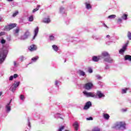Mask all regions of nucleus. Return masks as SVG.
<instances>
[{
  "mask_svg": "<svg viewBox=\"0 0 131 131\" xmlns=\"http://www.w3.org/2000/svg\"><path fill=\"white\" fill-rule=\"evenodd\" d=\"M101 57L105 62H108V63L113 62V59L111 58L110 54L106 51H103L101 53Z\"/></svg>",
  "mask_w": 131,
  "mask_h": 131,
  "instance_id": "1",
  "label": "nucleus"
},
{
  "mask_svg": "<svg viewBox=\"0 0 131 131\" xmlns=\"http://www.w3.org/2000/svg\"><path fill=\"white\" fill-rule=\"evenodd\" d=\"M126 123H125V122L124 121H120V122H117L115 126V127L116 128H117L118 129H125L126 128Z\"/></svg>",
  "mask_w": 131,
  "mask_h": 131,
  "instance_id": "2",
  "label": "nucleus"
},
{
  "mask_svg": "<svg viewBox=\"0 0 131 131\" xmlns=\"http://www.w3.org/2000/svg\"><path fill=\"white\" fill-rule=\"evenodd\" d=\"M17 26V24H11L8 26L5 27V29L7 30V31H9L11 29H13V28H15Z\"/></svg>",
  "mask_w": 131,
  "mask_h": 131,
  "instance_id": "3",
  "label": "nucleus"
},
{
  "mask_svg": "<svg viewBox=\"0 0 131 131\" xmlns=\"http://www.w3.org/2000/svg\"><path fill=\"white\" fill-rule=\"evenodd\" d=\"M93 83L92 82H88L85 84L84 88L88 91L91 90L93 88Z\"/></svg>",
  "mask_w": 131,
  "mask_h": 131,
  "instance_id": "4",
  "label": "nucleus"
},
{
  "mask_svg": "<svg viewBox=\"0 0 131 131\" xmlns=\"http://www.w3.org/2000/svg\"><path fill=\"white\" fill-rule=\"evenodd\" d=\"M83 93L85 96H86V97H91V98H94V97H96V95L92 92L88 93L86 91H84L83 92Z\"/></svg>",
  "mask_w": 131,
  "mask_h": 131,
  "instance_id": "5",
  "label": "nucleus"
},
{
  "mask_svg": "<svg viewBox=\"0 0 131 131\" xmlns=\"http://www.w3.org/2000/svg\"><path fill=\"white\" fill-rule=\"evenodd\" d=\"M30 33L29 31H27L25 33V34L20 37V39L25 40L28 38V36H29Z\"/></svg>",
  "mask_w": 131,
  "mask_h": 131,
  "instance_id": "6",
  "label": "nucleus"
},
{
  "mask_svg": "<svg viewBox=\"0 0 131 131\" xmlns=\"http://www.w3.org/2000/svg\"><path fill=\"white\" fill-rule=\"evenodd\" d=\"M92 106V102L91 101H88L85 105L84 106L83 110H88V109H90V107Z\"/></svg>",
  "mask_w": 131,
  "mask_h": 131,
  "instance_id": "7",
  "label": "nucleus"
},
{
  "mask_svg": "<svg viewBox=\"0 0 131 131\" xmlns=\"http://www.w3.org/2000/svg\"><path fill=\"white\" fill-rule=\"evenodd\" d=\"M128 45V42L125 43V45L123 47V48L120 50L119 53L120 54H122V53H124L125 52V50H126V48Z\"/></svg>",
  "mask_w": 131,
  "mask_h": 131,
  "instance_id": "8",
  "label": "nucleus"
},
{
  "mask_svg": "<svg viewBox=\"0 0 131 131\" xmlns=\"http://www.w3.org/2000/svg\"><path fill=\"white\" fill-rule=\"evenodd\" d=\"M37 47L35 46V45H32L29 48V50L31 52H33V51H36Z\"/></svg>",
  "mask_w": 131,
  "mask_h": 131,
  "instance_id": "9",
  "label": "nucleus"
},
{
  "mask_svg": "<svg viewBox=\"0 0 131 131\" xmlns=\"http://www.w3.org/2000/svg\"><path fill=\"white\" fill-rule=\"evenodd\" d=\"M96 96H98V98L99 99H101V98H103L105 97V95L104 94L102 93L101 91H97L96 92Z\"/></svg>",
  "mask_w": 131,
  "mask_h": 131,
  "instance_id": "10",
  "label": "nucleus"
},
{
  "mask_svg": "<svg viewBox=\"0 0 131 131\" xmlns=\"http://www.w3.org/2000/svg\"><path fill=\"white\" fill-rule=\"evenodd\" d=\"M38 33V27H37L34 30V36L33 37V39H35V37L37 36Z\"/></svg>",
  "mask_w": 131,
  "mask_h": 131,
  "instance_id": "11",
  "label": "nucleus"
},
{
  "mask_svg": "<svg viewBox=\"0 0 131 131\" xmlns=\"http://www.w3.org/2000/svg\"><path fill=\"white\" fill-rule=\"evenodd\" d=\"M73 126L75 128V130H78V127H79V125H78V123L77 122H75L73 124Z\"/></svg>",
  "mask_w": 131,
  "mask_h": 131,
  "instance_id": "12",
  "label": "nucleus"
},
{
  "mask_svg": "<svg viewBox=\"0 0 131 131\" xmlns=\"http://www.w3.org/2000/svg\"><path fill=\"white\" fill-rule=\"evenodd\" d=\"M124 59L125 61H127V60L128 61H129L130 62H131V56L129 55H125Z\"/></svg>",
  "mask_w": 131,
  "mask_h": 131,
  "instance_id": "13",
  "label": "nucleus"
},
{
  "mask_svg": "<svg viewBox=\"0 0 131 131\" xmlns=\"http://www.w3.org/2000/svg\"><path fill=\"white\" fill-rule=\"evenodd\" d=\"M92 60L94 62H98L99 60H100V56L97 57L96 56H94L92 57Z\"/></svg>",
  "mask_w": 131,
  "mask_h": 131,
  "instance_id": "14",
  "label": "nucleus"
},
{
  "mask_svg": "<svg viewBox=\"0 0 131 131\" xmlns=\"http://www.w3.org/2000/svg\"><path fill=\"white\" fill-rule=\"evenodd\" d=\"M103 117L104 118V119H106V120H108L109 118H110V116H109V114H103Z\"/></svg>",
  "mask_w": 131,
  "mask_h": 131,
  "instance_id": "15",
  "label": "nucleus"
},
{
  "mask_svg": "<svg viewBox=\"0 0 131 131\" xmlns=\"http://www.w3.org/2000/svg\"><path fill=\"white\" fill-rule=\"evenodd\" d=\"M85 5L86 6V9H87L88 10H89L92 8V6L91 5V4H90V3H89V2H86L85 3Z\"/></svg>",
  "mask_w": 131,
  "mask_h": 131,
  "instance_id": "16",
  "label": "nucleus"
},
{
  "mask_svg": "<svg viewBox=\"0 0 131 131\" xmlns=\"http://www.w3.org/2000/svg\"><path fill=\"white\" fill-rule=\"evenodd\" d=\"M38 59H39V57L38 56H35V57L32 58L31 60L33 62H36V61H37V60H38Z\"/></svg>",
  "mask_w": 131,
  "mask_h": 131,
  "instance_id": "17",
  "label": "nucleus"
},
{
  "mask_svg": "<svg viewBox=\"0 0 131 131\" xmlns=\"http://www.w3.org/2000/svg\"><path fill=\"white\" fill-rule=\"evenodd\" d=\"M52 48L53 50L55 51V52H58V50H59V47H58V46H56L55 45H54L52 46Z\"/></svg>",
  "mask_w": 131,
  "mask_h": 131,
  "instance_id": "18",
  "label": "nucleus"
},
{
  "mask_svg": "<svg viewBox=\"0 0 131 131\" xmlns=\"http://www.w3.org/2000/svg\"><path fill=\"white\" fill-rule=\"evenodd\" d=\"M43 23H50L51 22V19L49 18H45L43 20Z\"/></svg>",
  "mask_w": 131,
  "mask_h": 131,
  "instance_id": "19",
  "label": "nucleus"
},
{
  "mask_svg": "<svg viewBox=\"0 0 131 131\" xmlns=\"http://www.w3.org/2000/svg\"><path fill=\"white\" fill-rule=\"evenodd\" d=\"M92 131H101V129L99 127H94Z\"/></svg>",
  "mask_w": 131,
  "mask_h": 131,
  "instance_id": "20",
  "label": "nucleus"
},
{
  "mask_svg": "<svg viewBox=\"0 0 131 131\" xmlns=\"http://www.w3.org/2000/svg\"><path fill=\"white\" fill-rule=\"evenodd\" d=\"M79 74L82 76H84V75H85V73H84V72L81 71V70H79Z\"/></svg>",
  "mask_w": 131,
  "mask_h": 131,
  "instance_id": "21",
  "label": "nucleus"
},
{
  "mask_svg": "<svg viewBox=\"0 0 131 131\" xmlns=\"http://www.w3.org/2000/svg\"><path fill=\"white\" fill-rule=\"evenodd\" d=\"M16 88H15L13 85H12V86L10 88V91H11V92H13V93H14V92L16 91Z\"/></svg>",
  "mask_w": 131,
  "mask_h": 131,
  "instance_id": "22",
  "label": "nucleus"
},
{
  "mask_svg": "<svg viewBox=\"0 0 131 131\" xmlns=\"http://www.w3.org/2000/svg\"><path fill=\"white\" fill-rule=\"evenodd\" d=\"M19 84H20V82H17L16 83H14V84H12L15 88L17 89L18 86H19Z\"/></svg>",
  "mask_w": 131,
  "mask_h": 131,
  "instance_id": "23",
  "label": "nucleus"
},
{
  "mask_svg": "<svg viewBox=\"0 0 131 131\" xmlns=\"http://www.w3.org/2000/svg\"><path fill=\"white\" fill-rule=\"evenodd\" d=\"M116 15L114 14L108 16V19H114V18H116Z\"/></svg>",
  "mask_w": 131,
  "mask_h": 131,
  "instance_id": "24",
  "label": "nucleus"
},
{
  "mask_svg": "<svg viewBox=\"0 0 131 131\" xmlns=\"http://www.w3.org/2000/svg\"><path fill=\"white\" fill-rule=\"evenodd\" d=\"M6 108L7 112H10L11 111V106L6 105Z\"/></svg>",
  "mask_w": 131,
  "mask_h": 131,
  "instance_id": "25",
  "label": "nucleus"
},
{
  "mask_svg": "<svg viewBox=\"0 0 131 131\" xmlns=\"http://www.w3.org/2000/svg\"><path fill=\"white\" fill-rule=\"evenodd\" d=\"M39 5L37 6V8H35V9H34L33 10V13H35V12L38 11V10H39Z\"/></svg>",
  "mask_w": 131,
  "mask_h": 131,
  "instance_id": "26",
  "label": "nucleus"
},
{
  "mask_svg": "<svg viewBox=\"0 0 131 131\" xmlns=\"http://www.w3.org/2000/svg\"><path fill=\"white\" fill-rule=\"evenodd\" d=\"M122 19H124V20H127V14H123L122 16Z\"/></svg>",
  "mask_w": 131,
  "mask_h": 131,
  "instance_id": "27",
  "label": "nucleus"
},
{
  "mask_svg": "<svg viewBox=\"0 0 131 131\" xmlns=\"http://www.w3.org/2000/svg\"><path fill=\"white\" fill-rule=\"evenodd\" d=\"M128 88H126L125 89L122 90V94H126V91H128Z\"/></svg>",
  "mask_w": 131,
  "mask_h": 131,
  "instance_id": "28",
  "label": "nucleus"
},
{
  "mask_svg": "<svg viewBox=\"0 0 131 131\" xmlns=\"http://www.w3.org/2000/svg\"><path fill=\"white\" fill-rule=\"evenodd\" d=\"M33 15H31L29 17V21L30 22H32L33 21Z\"/></svg>",
  "mask_w": 131,
  "mask_h": 131,
  "instance_id": "29",
  "label": "nucleus"
},
{
  "mask_svg": "<svg viewBox=\"0 0 131 131\" xmlns=\"http://www.w3.org/2000/svg\"><path fill=\"white\" fill-rule=\"evenodd\" d=\"M127 37L129 39V40H131V33L130 32H127Z\"/></svg>",
  "mask_w": 131,
  "mask_h": 131,
  "instance_id": "30",
  "label": "nucleus"
},
{
  "mask_svg": "<svg viewBox=\"0 0 131 131\" xmlns=\"http://www.w3.org/2000/svg\"><path fill=\"white\" fill-rule=\"evenodd\" d=\"M4 51H3V50H0V59L4 57Z\"/></svg>",
  "mask_w": 131,
  "mask_h": 131,
  "instance_id": "31",
  "label": "nucleus"
},
{
  "mask_svg": "<svg viewBox=\"0 0 131 131\" xmlns=\"http://www.w3.org/2000/svg\"><path fill=\"white\" fill-rule=\"evenodd\" d=\"M19 14V12L18 11H15L12 15V17H16L17 15Z\"/></svg>",
  "mask_w": 131,
  "mask_h": 131,
  "instance_id": "32",
  "label": "nucleus"
},
{
  "mask_svg": "<svg viewBox=\"0 0 131 131\" xmlns=\"http://www.w3.org/2000/svg\"><path fill=\"white\" fill-rule=\"evenodd\" d=\"M19 31H20V30L19 29V28H17L15 30V33L16 34H18V33H19Z\"/></svg>",
  "mask_w": 131,
  "mask_h": 131,
  "instance_id": "33",
  "label": "nucleus"
},
{
  "mask_svg": "<svg viewBox=\"0 0 131 131\" xmlns=\"http://www.w3.org/2000/svg\"><path fill=\"white\" fill-rule=\"evenodd\" d=\"M49 38H50V40H54L55 37L53 35H50V36H49Z\"/></svg>",
  "mask_w": 131,
  "mask_h": 131,
  "instance_id": "34",
  "label": "nucleus"
},
{
  "mask_svg": "<svg viewBox=\"0 0 131 131\" xmlns=\"http://www.w3.org/2000/svg\"><path fill=\"white\" fill-rule=\"evenodd\" d=\"M19 98H20V100H24V99H25V97L23 95H20Z\"/></svg>",
  "mask_w": 131,
  "mask_h": 131,
  "instance_id": "35",
  "label": "nucleus"
},
{
  "mask_svg": "<svg viewBox=\"0 0 131 131\" xmlns=\"http://www.w3.org/2000/svg\"><path fill=\"white\" fill-rule=\"evenodd\" d=\"M64 127H65V126H61V127H60V128H59L58 129V131H62V130H63V129H64Z\"/></svg>",
  "mask_w": 131,
  "mask_h": 131,
  "instance_id": "36",
  "label": "nucleus"
},
{
  "mask_svg": "<svg viewBox=\"0 0 131 131\" xmlns=\"http://www.w3.org/2000/svg\"><path fill=\"white\" fill-rule=\"evenodd\" d=\"M1 43L2 45H4V43H6V40L5 39L1 40Z\"/></svg>",
  "mask_w": 131,
  "mask_h": 131,
  "instance_id": "37",
  "label": "nucleus"
},
{
  "mask_svg": "<svg viewBox=\"0 0 131 131\" xmlns=\"http://www.w3.org/2000/svg\"><path fill=\"white\" fill-rule=\"evenodd\" d=\"M88 72H89V73H93V69L89 68L88 70Z\"/></svg>",
  "mask_w": 131,
  "mask_h": 131,
  "instance_id": "38",
  "label": "nucleus"
},
{
  "mask_svg": "<svg viewBox=\"0 0 131 131\" xmlns=\"http://www.w3.org/2000/svg\"><path fill=\"white\" fill-rule=\"evenodd\" d=\"M96 77H97V79H101V78H102V77H101V76L99 75H97L96 76Z\"/></svg>",
  "mask_w": 131,
  "mask_h": 131,
  "instance_id": "39",
  "label": "nucleus"
},
{
  "mask_svg": "<svg viewBox=\"0 0 131 131\" xmlns=\"http://www.w3.org/2000/svg\"><path fill=\"white\" fill-rule=\"evenodd\" d=\"M121 111H122V112H126L127 111V109H126V108H122V110H121Z\"/></svg>",
  "mask_w": 131,
  "mask_h": 131,
  "instance_id": "40",
  "label": "nucleus"
},
{
  "mask_svg": "<svg viewBox=\"0 0 131 131\" xmlns=\"http://www.w3.org/2000/svg\"><path fill=\"white\" fill-rule=\"evenodd\" d=\"M86 120H93V117H90L89 118H86Z\"/></svg>",
  "mask_w": 131,
  "mask_h": 131,
  "instance_id": "41",
  "label": "nucleus"
},
{
  "mask_svg": "<svg viewBox=\"0 0 131 131\" xmlns=\"http://www.w3.org/2000/svg\"><path fill=\"white\" fill-rule=\"evenodd\" d=\"M121 22H122V19H121V18H119L118 19V23H121Z\"/></svg>",
  "mask_w": 131,
  "mask_h": 131,
  "instance_id": "42",
  "label": "nucleus"
},
{
  "mask_svg": "<svg viewBox=\"0 0 131 131\" xmlns=\"http://www.w3.org/2000/svg\"><path fill=\"white\" fill-rule=\"evenodd\" d=\"M18 77V74H15L13 75V78H17Z\"/></svg>",
  "mask_w": 131,
  "mask_h": 131,
  "instance_id": "43",
  "label": "nucleus"
},
{
  "mask_svg": "<svg viewBox=\"0 0 131 131\" xmlns=\"http://www.w3.org/2000/svg\"><path fill=\"white\" fill-rule=\"evenodd\" d=\"M4 34H5V32H0V36L4 35Z\"/></svg>",
  "mask_w": 131,
  "mask_h": 131,
  "instance_id": "44",
  "label": "nucleus"
},
{
  "mask_svg": "<svg viewBox=\"0 0 131 131\" xmlns=\"http://www.w3.org/2000/svg\"><path fill=\"white\" fill-rule=\"evenodd\" d=\"M13 78H14V77L13 76H11L9 78V80H13Z\"/></svg>",
  "mask_w": 131,
  "mask_h": 131,
  "instance_id": "45",
  "label": "nucleus"
},
{
  "mask_svg": "<svg viewBox=\"0 0 131 131\" xmlns=\"http://www.w3.org/2000/svg\"><path fill=\"white\" fill-rule=\"evenodd\" d=\"M11 102H12V100H10V101L7 104V106H10V104H11Z\"/></svg>",
  "mask_w": 131,
  "mask_h": 131,
  "instance_id": "46",
  "label": "nucleus"
},
{
  "mask_svg": "<svg viewBox=\"0 0 131 131\" xmlns=\"http://www.w3.org/2000/svg\"><path fill=\"white\" fill-rule=\"evenodd\" d=\"M63 10H64V8H60V12H61L62 11H63Z\"/></svg>",
  "mask_w": 131,
  "mask_h": 131,
  "instance_id": "47",
  "label": "nucleus"
},
{
  "mask_svg": "<svg viewBox=\"0 0 131 131\" xmlns=\"http://www.w3.org/2000/svg\"><path fill=\"white\" fill-rule=\"evenodd\" d=\"M55 85H58V81H56L55 82Z\"/></svg>",
  "mask_w": 131,
  "mask_h": 131,
  "instance_id": "48",
  "label": "nucleus"
},
{
  "mask_svg": "<svg viewBox=\"0 0 131 131\" xmlns=\"http://www.w3.org/2000/svg\"><path fill=\"white\" fill-rule=\"evenodd\" d=\"M106 37H107V38H110V35H106Z\"/></svg>",
  "mask_w": 131,
  "mask_h": 131,
  "instance_id": "49",
  "label": "nucleus"
},
{
  "mask_svg": "<svg viewBox=\"0 0 131 131\" xmlns=\"http://www.w3.org/2000/svg\"><path fill=\"white\" fill-rule=\"evenodd\" d=\"M104 26L105 27H106L107 28H108V27L107 26V25H106V24H104Z\"/></svg>",
  "mask_w": 131,
  "mask_h": 131,
  "instance_id": "50",
  "label": "nucleus"
},
{
  "mask_svg": "<svg viewBox=\"0 0 131 131\" xmlns=\"http://www.w3.org/2000/svg\"><path fill=\"white\" fill-rule=\"evenodd\" d=\"M8 2H13V0H7Z\"/></svg>",
  "mask_w": 131,
  "mask_h": 131,
  "instance_id": "51",
  "label": "nucleus"
},
{
  "mask_svg": "<svg viewBox=\"0 0 131 131\" xmlns=\"http://www.w3.org/2000/svg\"><path fill=\"white\" fill-rule=\"evenodd\" d=\"M14 64L15 66H16V63L15 61L14 62Z\"/></svg>",
  "mask_w": 131,
  "mask_h": 131,
  "instance_id": "52",
  "label": "nucleus"
},
{
  "mask_svg": "<svg viewBox=\"0 0 131 131\" xmlns=\"http://www.w3.org/2000/svg\"><path fill=\"white\" fill-rule=\"evenodd\" d=\"M2 94H3V93L0 92V96H2Z\"/></svg>",
  "mask_w": 131,
  "mask_h": 131,
  "instance_id": "53",
  "label": "nucleus"
},
{
  "mask_svg": "<svg viewBox=\"0 0 131 131\" xmlns=\"http://www.w3.org/2000/svg\"><path fill=\"white\" fill-rule=\"evenodd\" d=\"M1 108H2V105H0V109H1Z\"/></svg>",
  "mask_w": 131,
  "mask_h": 131,
  "instance_id": "54",
  "label": "nucleus"
},
{
  "mask_svg": "<svg viewBox=\"0 0 131 131\" xmlns=\"http://www.w3.org/2000/svg\"><path fill=\"white\" fill-rule=\"evenodd\" d=\"M65 131H69V130H66Z\"/></svg>",
  "mask_w": 131,
  "mask_h": 131,
  "instance_id": "55",
  "label": "nucleus"
},
{
  "mask_svg": "<svg viewBox=\"0 0 131 131\" xmlns=\"http://www.w3.org/2000/svg\"><path fill=\"white\" fill-rule=\"evenodd\" d=\"M2 19L0 18V21H1Z\"/></svg>",
  "mask_w": 131,
  "mask_h": 131,
  "instance_id": "56",
  "label": "nucleus"
},
{
  "mask_svg": "<svg viewBox=\"0 0 131 131\" xmlns=\"http://www.w3.org/2000/svg\"><path fill=\"white\" fill-rule=\"evenodd\" d=\"M64 62H66V60H65Z\"/></svg>",
  "mask_w": 131,
  "mask_h": 131,
  "instance_id": "57",
  "label": "nucleus"
}]
</instances>
